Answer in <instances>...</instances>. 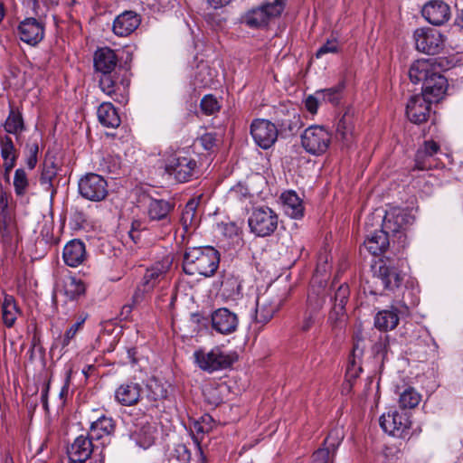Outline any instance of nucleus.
<instances>
[{"instance_id": "36", "label": "nucleus", "mask_w": 463, "mask_h": 463, "mask_svg": "<svg viewBox=\"0 0 463 463\" xmlns=\"http://www.w3.org/2000/svg\"><path fill=\"white\" fill-rule=\"evenodd\" d=\"M390 234L384 229L377 230L368 236L364 241V247L373 256H377L384 252L389 244Z\"/></svg>"}, {"instance_id": "17", "label": "nucleus", "mask_w": 463, "mask_h": 463, "mask_svg": "<svg viewBox=\"0 0 463 463\" xmlns=\"http://www.w3.org/2000/svg\"><path fill=\"white\" fill-rule=\"evenodd\" d=\"M281 298L270 292L260 296L256 301L255 321L258 324H267L279 310Z\"/></svg>"}, {"instance_id": "16", "label": "nucleus", "mask_w": 463, "mask_h": 463, "mask_svg": "<svg viewBox=\"0 0 463 463\" xmlns=\"http://www.w3.org/2000/svg\"><path fill=\"white\" fill-rule=\"evenodd\" d=\"M441 154L439 145L433 140H427L417 150L415 156V168L429 170L439 165V155Z\"/></svg>"}, {"instance_id": "59", "label": "nucleus", "mask_w": 463, "mask_h": 463, "mask_svg": "<svg viewBox=\"0 0 463 463\" xmlns=\"http://www.w3.org/2000/svg\"><path fill=\"white\" fill-rule=\"evenodd\" d=\"M217 134L207 132L201 136L199 142L201 146L207 151H213L218 144Z\"/></svg>"}, {"instance_id": "2", "label": "nucleus", "mask_w": 463, "mask_h": 463, "mask_svg": "<svg viewBox=\"0 0 463 463\" xmlns=\"http://www.w3.org/2000/svg\"><path fill=\"white\" fill-rule=\"evenodd\" d=\"M194 357L197 366L208 373L227 369L238 360L236 352H225L219 346L208 352L203 349L196 350Z\"/></svg>"}, {"instance_id": "12", "label": "nucleus", "mask_w": 463, "mask_h": 463, "mask_svg": "<svg viewBox=\"0 0 463 463\" xmlns=\"http://www.w3.org/2000/svg\"><path fill=\"white\" fill-rule=\"evenodd\" d=\"M414 216L407 210L392 209L384 215L382 228L392 236L398 235L399 240L405 238L404 232L414 222Z\"/></svg>"}, {"instance_id": "5", "label": "nucleus", "mask_w": 463, "mask_h": 463, "mask_svg": "<svg viewBox=\"0 0 463 463\" xmlns=\"http://www.w3.org/2000/svg\"><path fill=\"white\" fill-rule=\"evenodd\" d=\"M278 214L268 206L253 208L248 219L250 232L259 237H266L273 234L278 228Z\"/></svg>"}, {"instance_id": "52", "label": "nucleus", "mask_w": 463, "mask_h": 463, "mask_svg": "<svg viewBox=\"0 0 463 463\" xmlns=\"http://www.w3.org/2000/svg\"><path fill=\"white\" fill-rule=\"evenodd\" d=\"M332 288L335 289V284L333 282ZM350 295L349 287L346 283H343L336 290H335L334 296L331 298V300L334 302L333 306H338L340 307H345V304L347 303L348 298Z\"/></svg>"}, {"instance_id": "9", "label": "nucleus", "mask_w": 463, "mask_h": 463, "mask_svg": "<svg viewBox=\"0 0 463 463\" xmlns=\"http://www.w3.org/2000/svg\"><path fill=\"white\" fill-rule=\"evenodd\" d=\"M99 85L102 92L114 101L120 104L128 102L129 80L120 77L117 71L100 74Z\"/></svg>"}, {"instance_id": "60", "label": "nucleus", "mask_w": 463, "mask_h": 463, "mask_svg": "<svg viewBox=\"0 0 463 463\" xmlns=\"http://www.w3.org/2000/svg\"><path fill=\"white\" fill-rule=\"evenodd\" d=\"M84 319L74 323L64 334L63 338L61 340V349L67 347L71 340L76 335L77 332L82 327Z\"/></svg>"}, {"instance_id": "29", "label": "nucleus", "mask_w": 463, "mask_h": 463, "mask_svg": "<svg viewBox=\"0 0 463 463\" xmlns=\"http://www.w3.org/2000/svg\"><path fill=\"white\" fill-rule=\"evenodd\" d=\"M62 258L66 265L78 267L87 258L85 244L80 240H71L63 248Z\"/></svg>"}, {"instance_id": "56", "label": "nucleus", "mask_w": 463, "mask_h": 463, "mask_svg": "<svg viewBox=\"0 0 463 463\" xmlns=\"http://www.w3.org/2000/svg\"><path fill=\"white\" fill-rule=\"evenodd\" d=\"M343 438V431L335 429V430L329 432L328 436L324 440L323 447L328 449L330 452L335 454Z\"/></svg>"}, {"instance_id": "21", "label": "nucleus", "mask_w": 463, "mask_h": 463, "mask_svg": "<svg viewBox=\"0 0 463 463\" xmlns=\"http://www.w3.org/2000/svg\"><path fill=\"white\" fill-rule=\"evenodd\" d=\"M173 209L174 205L168 201L151 199L147 206V215L151 222H160L162 228L166 232L170 231V213Z\"/></svg>"}, {"instance_id": "1", "label": "nucleus", "mask_w": 463, "mask_h": 463, "mask_svg": "<svg viewBox=\"0 0 463 463\" xmlns=\"http://www.w3.org/2000/svg\"><path fill=\"white\" fill-rule=\"evenodd\" d=\"M220 263V254L213 247H189L184 255L183 269L187 275L212 277Z\"/></svg>"}, {"instance_id": "31", "label": "nucleus", "mask_w": 463, "mask_h": 463, "mask_svg": "<svg viewBox=\"0 0 463 463\" xmlns=\"http://www.w3.org/2000/svg\"><path fill=\"white\" fill-rule=\"evenodd\" d=\"M145 420L139 424H136L137 429L133 433V437L137 444L144 449L151 447L156 437V428L149 422L152 418L146 414L144 415Z\"/></svg>"}, {"instance_id": "49", "label": "nucleus", "mask_w": 463, "mask_h": 463, "mask_svg": "<svg viewBox=\"0 0 463 463\" xmlns=\"http://www.w3.org/2000/svg\"><path fill=\"white\" fill-rule=\"evenodd\" d=\"M344 84L341 83L332 88L317 90V95L320 97L321 101L337 104L341 99Z\"/></svg>"}, {"instance_id": "41", "label": "nucleus", "mask_w": 463, "mask_h": 463, "mask_svg": "<svg viewBox=\"0 0 463 463\" xmlns=\"http://www.w3.org/2000/svg\"><path fill=\"white\" fill-rule=\"evenodd\" d=\"M399 320L396 308L381 310L374 317V326L380 331L386 332L394 329Z\"/></svg>"}, {"instance_id": "18", "label": "nucleus", "mask_w": 463, "mask_h": 463, "mask_svg": "<svg viewBox=\"0 0 463 463\" xmlns=\"http://www.w3.org/2000/svg\"><path fill=\"white\" fill-rule=\"evenodd\" d=\"M98 449L99 446L92 443V439L89 435H80L68 447L67 455L70 460L84 462L90 460L92 462Z\"/></svg>"}, {"instance_id": "40", "label": "nucleus", "mask_w": 463, "mask_h": 463, "mask_svg": "<svg viewBox=\"0 0 463 463\" xmlns=\"http://www.w3.org/2000/svg\"><path fill=\"white\" fill-rule=\"evenodd\" d=\"M360 341H356L354 344L352 354L350 355L349 362L347 364L345 379L350 383H352V381H354L359 376L360 373L363 371L360 360L364 354V347L360 346Z\"/></svg>"}, {"instance_id": "47", "label": "nucleus", "mask_w": 463, "mask_h": 463, "mask_svg": "<svg viewBox=\"0 0 463 463\" xmlns=\"http://www.w3.org/2000/svg\"><path fill=\"white\" fill-rule=\"evenodd\" d=\"M58 167L53 161L50 163H44L41 176L40 184L44 187L46 191L52 188V180L56 177Z\"/></svg>"}, {"instance_id": "33", "label": "nucleus", "mask_w": 463, "mask_h": 463, "mask_svg": "<svg viewBox=\"0 0 463 463\" xmlns=\"http://www.w3.org/2000/svg\"><path fill=\"white\" fill-rule=\"evenodd\" d=\"M0 233L2 242L6 246H11L18 241L16 223L5 209H2L0 212Z\"/></svg>"}, {"instance_id": "62", "label": "nucleus", "mask_w": 463, "mask_h": 463, "mask_svg": "<svg viewBox=\"0 0 463 463\" xmlns=\"http://www.w3.org/2000/svg\"><path fill=\"white\" fill-rule=\"evenodd\" d=\"M320 101L321 99L319 96L317 95V92L315 93V95H309L305 100V106L307 110L311 114L317 113L318 104Z\"/></svg>"}, {"instance_id": "53", "label": "nucleus", "mask_w": 463, "mask_h": 463, "mask_svg": "<svg viewBox=\"0 0 463 463\" xmlns=\"http://www.w3.org/2000/svg\"><path fill=\"white\" fill-rule=\"evenodd\" d=\"M214 425V420L210 414H203L193 423V430L196 434L210 432Z\"/></svg>"}, {"instance_id": "3", "label": "nucleus", "mask_w": 463, "mask_h": 463, "mask_svg": "<svg viewBox=\"0 0 463 463\" xmlns=\"http://www.w3.org/2000/svg\"><path fill=\"white\" fill-rule=\"evenodd\" d=\"M313 280L303 317L298 323L299 330L304 333L308 332L320 320V311L326 302V288L321 284L315 286Z\"/></svg>"}, {"instance_id": "15", "label": "nucleus", "mask_w": 463, "mask_h": 463, "mask_svg": "<svg viewBox=\"0 0 463 463\" xmlns=\"http://www.w3.org/2000/svg\"><path fill=\"white\" fill-rule=\"evenodd\" d=\"M44 33V23L33 17L21 21L17 27V33L21 41L32 46H35L43 41Z\"/></svg>"}, {"instance_id": "38", "label": "nucleus", "mask_w": 463, "mask_h": 463, "mask_svg": "<svg viewBox=\"0 0 463 463\" xmlns=\"http://www.w3.org/2000/svg\"><path fill=\"white\" fill-rule=\"evenodd\" d=\"M99 121L106 128H116L120 125V117L110 102L101 103L97 110Z\"/></svg>"}, {"instance_id": "26", "label": "nucleus", "mask_w": 463, "mask_h": 463, "mask_svg": "<svg viewBox=\"0 0 463 463\" xmlns=\"http://www.w3.org/2000/svg\"><path fill=\"white\" fill-rule=\"evenodd\" d=\"M448 87L447 79L441 74V71H439L434 73V76L422 85L420 94L433 102H439L445 96Z\"/></svg>"}, {"instance_id": "4", "label": "nucleus", "mask_w": 463, "mask_h": 463, "mask_svg": "<svg viewBox=\"0 0 463 463\" xmlns=\"http://www.w3.org/2000/svg\"><path fill=\"white\" fill-rule=\"evenodd\" d=\"M331 133L323 126L312 125L300 136L304 150L316 156L324 155L331 144Z\"/></svg>"}, {"instance_id": "42", "label": "nucleus", "mask_w": 463, "mask_h": 463, "mask_svg": "<svg viewBox=\"0 0 463 463\" xmlns=\"http://www.w3.org/2000/svg\"><path fill=\"white\" fill-rule=\"evenodd\" d=\"M22 314L16 300L11 295H5L2 304V318L5 326L12 327Z\"/></svg>"}, {"instance_id": "54", "label": "nucleus", "mask_w": 463, "mask_h": 463, "mask_svg": "<svg viewBox=\"0 0 463 463\" xmlns=\"http://www.w3.org/2000/svg\"><path fill=\"white\" fill-rule=\"evenodd\" d=\"M200 108L203 114L210 116L220 111L221 105L213 95H205L200 102Z\"/></svg>"}, {"instance_id": "23", "label": "nucleus", "mask_w": 463, "mask_h": 463, "mask_svg": "<svg viewBox=\"0 0 463 463\" xmlns=\"http://www.w3.org/2000/svg\"><path fill=\"white\" fill-rule=\"evenodd\" d=\"M423 17L431 24L441 25L450 17V7L443 0H431L422 8Z\"/></svg>"}, {"instance_id": "46", "label": "nucleus", "mask_w": 463, "mask_h": 463, "mask_svg": "<svg viewBox=\"0 0 463 463\" xmlns=\"http://www.w3.org/2000/svg\"><path fill=\"white\" fill-rule=\"evenodd\" d=\"M345 319L346 314L345 308L338 306H333L328 314L327 324L335 332L336 330H341L345 326Z\"/></svg>"}, {"instance_id": "44", "label": "nucleus", "mask_w": 463, "mask_h": 463, "mask_svg": "<svg viewBox=\"0 0 463 463\" xmlns=\"http://www.w3.org/2000/svg\"><path fill=\"white\" fill-rule=\"evenodd\" d=\"M85 284L75 277H68L64 279V294L70 300H75L85 293Z\"/></svg>"}, {"instance_id": "7", "label": "nucleus", "mask_w": 463, "mask_h": 463, "mask_svg": "<svg viewBox=\"0 0 463 463\" xmlns=\"http://www.w3.org/2000/svg\"><path fill=\"white\" fill-rule=\"evenodd\" d=\"M447 66L448 61L445 58L419 59L410 66L409 78L414 84L421 82L424 85L430 78L434 76V73L446 70Z\"/></svg>"}, {"instance_id": "50", "label": "nucleus", "mask_w": 463, "mask_h": 463, "mask_svg": "<svg viewBox=\"0 0 463 463\" xmlns=\"http://www.w3.org/2000/svg\"><path fill=\"white\" fill-rule=\"evenodd\" d=\"M1 156L3 159L10 157H18L19 152L15 148L14 141L8 135H0Z\"/></svg>"}, {"instance_id": "63", "label": "nucleus", "mask_w": 463, "mask_h": 463, "mask_svg": "<svg viewBox=\"0 0 463 463\" xmlns=\"http://www.w3.org/2000/svg\"><path fill=\"white\" fill-rule=\"evenodd\" d=\"M194 216V204L192 202H189L182 213L181 221L183 222L184 226H187L188 223H192Z\"/></svg>"}, {"instance_id": "57", "label": "nucleus", "mask_w": 463, "mask_h": 463, "mask_svg": "<svg viewBox=\"0 0 463 463\" xmlns=\"http://www.w3.org/2000/svg\"><path fill=\"white\" fill-rule=\"evenodd\" d=\"M339 51V44L335 38L327 40L323 45H321L315 56L317 59H320L327 53H336Z\"/></svg>"}, {"instance_id": "20", "label": "nucleus", "mask_w": 463, "mask_h": 463, "mask_svg": "<svg viewBox=\"0 0 463 463\" xmlns=\"http://www.w3.org/2000/svg\"><path fill=\"white\" fill-rule=\"evenodd\" d=\"M116 425L111 417L105 415L100 416L98 420L91 422L89 437L96 441H100L101 449L103 452L105 446L109 442L110 437L115 432Z\"/></svg>"}, {"instance_id": "6", "label": "nucleus", "mask_w": 463, "mask_h": 463, "mask_svg": "<svg viewBox=\"0 0 463 463\" xmlns=\"http://www.w3.org/2000/svg\"><path fill=\"white\" fill-rule=\"evenodd\" d=\"M165 172L180 183L189 182L199 176L197 161L190 156L175 154L165 165Z\"/></svg>"}, {"instance_id": "10", "label": "nucleus", "mask_w": 463, "mask_h": 463, "mask_svg": "<svg viewBox=\"0 0 463 463\" xmlns=\"http://www.w3.org/2000/svg\"><path fill=\"white\" fill-rule=\"evenodd\" d=\"M373 279L375 280V284H381L382 288L379 294H382V290L394 291L396 288H399L403 281L404 275L402 274L398 268L391 264L387 265L381 260L373 267ZM372 292L378 294V288Z\"/></svg>"}, {"instance_id": "19", "label": "nucleus", "mask_w": 463, "mask_h": 463, "mask_svg": "<svg viewBox=\"0 0 463 463\" xmlns=\"http://www.w3.org/2000/svg\"><path fill=\"white\" fill-rule=\"evenodd\" d=\"M432 100L421 94L412 96L406 106V115L410 121L414 124H421L428 120Z\"/></svg>"}, {"instance_id": "48", "label": "nucleus", "mask_w": 463, "mask_h": 463, "mask_svg": "<svg viewBox=\"0 0 463 463\" xmlns=\"http://www.w3.org/2000/svg\"><path fill=\"white\" fill-rule=\"evenodd\" d=\"M14 187L17 196H24L29 187V180L24 169L18 168L14 172Z\"/></svg>"}, {"instance_id": "45", "label": "nucleus", "mask_w": 463, "mask_h": 463, "mask_svg": "<svg viewBox=\"0 0 463 463\" xmlns=\"http://www.w3.org/2000/svg\"><path fill=\"white\" fill-rule=\"evenodd\" d=\"M420 400V394L414 388L408 387L400 394L399 404L402 409H413Z\"/></svg>"}, {"instance_id": "14", "label": "nucleus", "mask_w": 463, "mask_h": 463, "mask_svg": "<svg viewBox=\"0 0 463 463\" xmlns=\"http://www.w3.org/2000/svg\"><path fill=\"white\" fill-rule=\"evenodd\" d=\"M250 134L260 147L268 149L277 141L279 132L269 120L257 118L250 125Z\"/></svg>"}, {"instance_id": "8", "label": "nucleus", "mask_w": 463, "mask_h": 463, "mask_svg": "<svg viewBox=\"0 0 463 463\" xmlns=\"http://www.w3.org/2000/svg\"><path fill=\"white\" fill-rule=\"evenodd\" d=\"M79 194L86 200L100 202L108 194V182L100 175L89 173L81 176L78 182Z\"/></svg>"}, {"instance_id": "24", "label": "nucleus", "mask_w": 463, "mask_h": 463, "mask_svg": "<svg viewBox=\"0 0 463 463\" xmlns=\"http://www.w3.org/2000/svg\"><path fill=\"white\" fill-rule=\"evenodd\" d=\"M143 392V388L140 383L127 381L115 390L114 397L118 403L122 406H133L136 405Z\"/></svg>"}, {"instance_id": "22", "label": "nucleus", "mask_w": 463, "mask_h": 463, "mask_svg": "<svg viewBox=\"0 0 463 463\" xmlns=\"http://www.w3.org/2000/svg\"><path fill=\"white\" fill-rule=\"evenodd\" d=\"M211 321L213 328L222 335L234 333L239 325L237 315L226 307L215 310L211 316Z\"/></svg>"}, {"instance_id": "11", "label": "nucleus", "mask_w": 463, "mask_h": 463, "mask_svg": "<svg viewBox=\"0 0 463 463\" xmlns=\"http://www.w3.org/2000/svg\"><path fill=\"white\" fill-rule=\"evenodd\" d=\"M416 49L429 55H437L442 52L445 44L444 36L433 28H419L413 33Z\"/></svg>"}, {"instance_id": "34", "label": "nucleus", "mask_w": 463, "mask_h": 463, "mask_svg": "<svg viewBox=\"0 0 463 463\" xmlns=\"http://www.w3.org/2000/svg\"><path fill=\"white\" fill-rule=\"evenodd\" d=\"M436 344L434 340L426 332L419 335L415 339L410 341L408 351L410 354H414L418 360H425L430 351H434Z\"/></svg>"}, {"instance_id": "39", "label": "nucleus", "mask_w": 463, "mask_h": 463, "mask_svg": "<svg viewBox=\"0 0 463 463\" xmlns=\"http://www.w3.org/2000/svg\"><path fill=\"white\" fill-rule=\"evenodd\" d=\"M354 120L351 115L345 113L336 125V138L343 143V146H349L354 138Z\"/></svg>"}, {"instance_id": "32", "label": "nucleus", "mask_w": 463, "mask_h": 463, "mask_svg": "<svg viewBox=\"0 0 463 463\" xmlns=\"http://www.w3.org/2000/svg\"><path fill=\"white\" fill-rule=\"evenodd\" d=\"M171 262L168 260L156 262L150 268H147L141 283L154 289L161 281L165 279L166 272L170 268Z\"/></svg>"}, {"instance_id": "55", "label": "nucleus", "mask_w": 463, "mask_h": 463, "mask_svg": "<svg viewBox=\"0 0 463 463\" xmlns=\"http://www.w3.org/2000/svg\"><path fill=\"white\" fill-rule=\"evenodd\" d=\"M390 349V336L388 335H381L378 340L373 345V353L375 356L381 357L383 361Z\"/></svg>"}, {"instance_id": "35", "label": "nucleus", "mask_w": 463, "mask_h": 463, "mask_svg": "<svg viewBox=\"0 0 463 463\" xmlns=\"http://www.w3.org/2000/svg\"><path fill=\"white\" fill-rule=\"evenodd\" d=\"M147 392L146 398L148 404L146 405V412H151L158 408V402L167 398L168 391L164 383L156 379L150 380L146 385Z\"/></svg>"}, {"instance_id": "64", "label": "nucleus", "mask_w": 463, "mask_h": 463, "mask_svg": "<svg viewBox=\"0 0 463 463\" xmlns=\"http://www.w3.org/2000/svg\"><path fill=\"white\" fill-rule=\"evenodd\" d=\"M145 229L143 222L139 220H134L131 224V229L128 232L129 237L134 242H137L139 240V231Z\"/></svg>"}, {"instance_id": "13", "label": "nucleus", "mask_w": 463, "mask_h": 463, "mask_svg": "<svg viewBox=\"0 0 463 463\" xmlns=\"http://www.w3.org/2000/svg\"><path fill=\"white\" fill-rule=\"evenodd\" d=\"M380 426L384 432L402 437L411 427V420L406 412H400L396 409H391L379 419Z\"/></svg>"}, {"instance_id": "43", "label": "nucleus", "mask_w": 463, "mask_h": 463, "mask_svg": "<svg viewBox=\"0 0 463 463\" xmlns=\"http://www.w3.org/2000/svg\"><path fill=\"white\" fill-rule=\"evenodd\" d=\"M4 128L6 133L14 135L16 140L19 139L21 134L25 130V125L23 115L18 109L13 107L10 108L9 114L4 123Z\"/></svg>"}, {"instance_id": "58", "label": "nucleus", "mask_w": 463, "mask_h": 463, "mask_svg": "<svg viewBox=\"0 0 463 463\" xmlns=\"http://www.w3.org/2000/svg\"><path fill=\"white\" fill-rule=\"evenodd\" d=\"M152 290L153 289L140 282L136 288L131 298V302L133 303V306H138L139 304L144 302L146 300V295L149 294Z\"/></svg>"}, {"instance_id": "51", "label": "nucleus", "mask_w": 463, "mask_h": 463, "mask_svg": "<svg viewBox=\"0 0 463 463\" xmlns=\"http://www.w3.org/2000/svg\"><path fill=\"white\" fill-rule=\"evenodd\" d=\"M26 165L30 170H33L38 161L39 145L38 140L31 137L25 145Z\"/></svg>"}, {"instance_id": "30", "label": "nucleus", "mask_w": 463, "mask_h": 463, "mask_svg": "<svg viewBox=\"0 0 463 463\" xmlns=\"http://www.w3.org/2000/svg\"><path fill=\"white\" fill-rule=\"evenodd\" d=\"M220 293L226 300H239L242 298V280L232 273H224L221 281Z\"/></svg>"}, {"instance_id": "37", "label": "nucleus", "mask_w": 463, "mask_h": 463, "mask_svg": "<svg viewBox=\"0 0 463 463\" xmlns=\"http://www.w3.org/2000/svg\"><path fill=\"white\" fill-rule=\"evenodd\" d=\"M283 208L287 215L294 219H299L304 215L302 200L294 191H286L281 194Z\"/></svg>"}, {"instance_id": "27", "label": "nucleus", "mask_w": 463, "mask_h": 463, "mask_svg": "<svg viewBox=\"0 0 463 463\" xmlns=\"http://www.w3.org/2000/svg\"><path fill=\"white\" fill-rule=\"evenodd\" d=\"M141 18L134 11H125L118 14L113 23L115 34L124 37L132 33L140 24Z\"/></svg>"}, {"instance_id": "28", "label": "nucleus", "mask_w": 463, "mask_h": 463, "mask_svg": "<svg viewBox=\"0 0 463 463\" xmlns=\"http://www.w3.org/2000/svg\"><path fill=\"white\" fill-rule=\"evenodd\" d=\"M94 67L100 74L116 71L118 57L114 50L109 47L99 48L94 53Z\"/></svg>"}, {"instance_id": "61", "label": "nucleus", "mask_w": 463, "mask_h": 463, "mask_svg": "<svg viewBox=\"0 0 463 463\" xmlns=\"http://www.w3.org/2000/svg\"><path fill=\"white\" fill-rule=\"evenodd\" d=\"M334 456L335 454L330 452L328 449L322 447L313 453L311 463H329Z\"/></svg>"}, {"instance_id": "25", "label": "nucleus", "mask_w": 463, "mask_h": 463, "mask_svg": "<svg viewBox=\"0 0 463 463\" xmlns=\"http://www.w3.org/2000/svg\"><path fill=\"white\" fill-rule=\"evenodd\" d=\"M280 14H275L272 10L263 5L247 11L241 16V23L252 29H260L266 27L269 21L279 17Z\"/></svg>"}]
</instances>
